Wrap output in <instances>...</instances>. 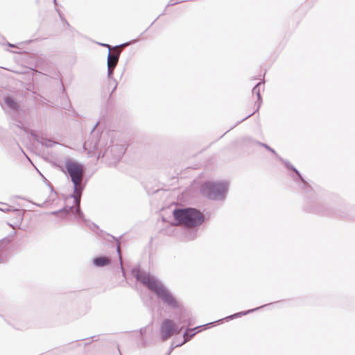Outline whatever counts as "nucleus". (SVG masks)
Masks as SVG:
<instances>
[{"label":"nucleus","instance_id":"obj_24","mask_svg":"<svg viewBox=\"0 0 355 355\" xmlns=\"http://www.w3.org/2000/svg\"><path fill=\"white\" fill-rule=\"evenodd\" d=\"M174 347H174L173 345H172V346L171 347V348L169 349V351H168V354H167V355H169V354L171 353V352L173 351V349H174Z\"/></svg>","mask_w":355,"mask_h":355},{"label":"nucleus","instance_id":"obj_5","mask_svg":"<svg viewBox=\"0 0 355 355\" xmlns=\"http://www.w3.org/2000/svg\"><path fill=\"white\" fill-rule=\"evenodd\" d=\"M126 148L123 144H112L103 153V157L110 165H116L125 153Z\"/></svg>","mask_w":355,"mask_h":355},{"label":"nucleus","instance_id":"obj_29","mask_svg":"<svg viewBox=\"0 0 355 355\" xmlns=\"http://www.w3.org/2000/svg\"><path fill=\"white\" fill-rule=\"evenodd\" d=\"M10 226L12 227V228H15V226L12 225V224H8Z\"/></svg>","mask_w":355,"mask_h":355},{"label":"nucleus","instance_id":"obj_17","mask_svg":"<svg viewBox=\"0 0 355 355\" xmlns=\"http://www.w3.org/2000/svg\"><path fill=\"white\" fill-rule=\"evenodd\" d=\"M0 210L3 212H8L12 210L11 207L6 203H0Z\"/></svg>","mask_w":355,"mask_h":355},{"label":"nucleus","instance_id":"obj_23","mask_svg":"<svg viewBox=\"0 0 355 355\" xmlns=\"http://www.w3.org/2000/svg\"><path fill=\"white\" fill-rule=\"evenodd\" d=\"M174 347H174L173 345H172V346L171 347V348L169 349V351H168V354H167V355H169V354L171 353V352L173 351V349H174Z\"/></svg>","mask_w":355,"mask_h":355},{"label":"nucleus","instance_id":"obj_22","mask_svg":"<svg viewBox=\"0 0 355 355\" xmlns=\"http://www.w3.org/2000/svg\"><path fill=\"white\" fill-rule=\"evenodd\" d=\"M174 347H174L173 345H172V346L171 347V348L169 349V351H168V354H167V355H169V354L171 353V352L173 351V349H174Z\"/></svg>","mask_w":355,"mask_h":355},{"label":"nucleus","instance_id":"obj_31","mask_svg":"<svg viewBox=\"0 0 355 355\" xmlns=\"http://www.w3.org/2000/svg\"><path fill=\"white\" fill-rule=\"evenodd\" d=\"M190 325H191V322H189L188 326H190Z\"/></svg>","mask_w":355,"mask_h":355},{"label":"nucleus","instance_id":"obj_13","mask_svg":"<svg viewBox=\"0 0 355 355\" xmlns=\"http://www.w3.org/2000/svg\"><path fill=\"white\" fill-rule=\"evenodd\" d=\"M261 84L262 83L259 82L252 89V94H255L257 96V101L259 102L257 111L259 109L261 103V97L260 94V86Z\"/></svg>","mask_w":355,"mask_h":355},{"label":"nucleus","instance_id":"obj_15","mask_svg":"<svg viewBox=\"0 0 355 355\" xmlns=\"http://www.w3.org/2000/svg\"><path fill=\"white\" fill-rule=\"evenodd\" d=\"M200 327H201V326L197 327L194 329H187L185 332L184 333V340L183 343L190 340L191 339V338L196 334V332H194L191 334H189V331H192L195 329H199Z\"/></svg>","mask_w":355,"mask_h":355},{"label":"nucleus","instance_id":"obj_11","mask_svg":"<svg viewBox=\"0 0 355 355\" xmlns=\"http://www.w3.org/2000/svg\"><path fill=\"white\" fill-rule=\"evenodd\" d=\"M110 263V259L107 257H98L94 259L93 263L97 267H103Z\"/></svg>","mask_w":355,"mask_h":355},{"label":"nucleus","instance_id":"obj_20","mask_svg":"<svg viewBox=\"0 0 355 355\" xmlns=\"http://www.w3.org/2000/svg\"><path fill=\"white\" fill-rule=\"evenodd\" d=\"M57 11L58 12L59 16H60V17L61 18V19H62V20H64V21H65V23H66L68 26H69V24H68V22H67V21H66V20L62 17V13H61L58 10H57Z\"/></svg>","mask_w":355,"mask_h":355},{"label":"nucleus","instance_id":"obj_3","mask_svg":"<svg viewBox=\"0 0 355 355\" xmlns=\"http://www.w3.org/2000/svg\"><path fill=\"white\" fill-rule=\"evenodd\" d=\"M173 216L179 224L187 227L199 226L205 220L203 214L199 210L191 207L176 209L173 211Z\"/></svg>","mask_w":355,"mask_h":355},{"label":"nucleus","instance_id":"obj_12","mask_svg":"<svg viewBox=\"0 0 355 355\" xmlns=\"http://www.w3.org/2000/svg\"><path fill=\"white\" fill-rule=\"evenodd\" d=\"M269 304H266V305H263V306H261L259 307H257V308H255V309H250V310H248V311H245L239 312V313H234L233 315H231L230 316L226 317L225 319H227V320L230 319V320H232V319H234V318H239V317H241L243 315H247V314H248L250 313L254 312V311H257V310H258V309H259L261 308H263V307H264V306H266L267 305H269Z\"/></svg>","mask_w":355,"mask_h":355},{"label":"nucleus","instance_id":"obj_14","mask_svg":"<svg viewBox=\"0 0 355 355\" xmlns=\"http://www.w3.org/2000/svg\"><path fill=\"white\" fill-rule=\"evenodd\" d=\"M15 215V217L16 218L17 223H20L24 218V210L22 209H12L11 210Z\"/></svg>","mask_w":355,"mask_h":355},{"label":"nucleus","instance_id":"obj_9","mask_svg":"<svg viewBox=\"0 0 355 355\" xmlns=\"http://www.w3.org/2000/svg\"><path fill=\"white\" fill-rule=\"evenodd\" d=\"M3 102L6 105L10 110L15 111L18 110L19 105L12 97L10 96L4 97Z\"/></svg>","mask_w":355,"mask_h":355},{"label":"nucleus","instance_id":"obj_25","mask_svg":"<svg viewBox=\"0 0 355 355\" xmlns=\"http://www.w3.org/2000/svg\"><path fill=\"white\" fill-rule=\"evenodd\" d=\"M8 45L9 46H10V47H15V44H10V43H9V42L8 43Z\"/></svg>","mask_w":355,"mask_h":355},{"label":"nucleus","instance_id":"obj_26","mask_svg":"<svg viewBox=\"0 0 355 355\" xmlns=\"http://www.w3.org/2000/svg\"><path fill=\"white\" fill-rule=\"evenodd\" d=\"M145 330H146V329H145V328H141V329H140V331H141V334H143V332H144V331H145Z\"/></svg>","mask_w":355,"mask_h":355},{"label":"nucleus","instance_id":"obj_27","mask_svg":"<svg viewBox=\"0 0 355 355\" xmlns=\"http://www.w3.org/2000/svg\"><path fill=\"white\" fill-rule=\"evenodd\" d=\"M98 125V123L94 126L93 129H92V132L95 130V128H96Z\"/></svg>","mask_w":355,"mask_h":355},{"label":"nucleus","instance_id":"obj_7","mask_svg":"<svg viewBox=\"0 0 355 355\" xmlns=\"http://www.w3.org/2000/svg\"><path fill=\"white\" fill-rule=\"evenodd\" d=\"M64 210V208L58 211H51L50 214L54 215V216H58L60 217H62V218H69L71 216H73L78 221V223H80V221H83L85 224L92 231L97 232L98 230V226L96 225L95 223L86 220L84 218V214H83V217H80L79 216H76V214L72 211H62Z\"/></svg>","mask_w":355,"mask_h":355},{"label":"nucleus","instance_id":"obj_18","mask_svg":"<svg viewBox=\"0 0 355 355\" xmlns=\"http://www.w3.org/2000/svg\"><path fill=\"white\" fill-rule=\"evenodd\" d=\"M107 77L110 79L112 78L113 72L115 69V67L110 66V64H107Z\"/></svg>","mask_w":355,"mask_h":355},{"label":"nucleus","instance_id":"obj_1","mask_svg":"<svg viewBox=\"0 0 355 355\" xmlns=\"http://www.w3.org/2000/svg\"><path fill=\"white\" fill-rule=\"evenodd\" d=\"M56 167L70 178L73 185V193L69 197L73 199L74 206H66L63 211H72L76 216L83 217L80 200L84 189V185L82 184L85 175L84 166L72 158L66 157L63 162L56 164Z\"/></svg>","mask_w":355,"mask_h":355},{"label":"nucleus","instance_id":"obj_10","mask_svg":"<svg viewBox=\"0 0 355 355\" xmlns=\"http://www.w3.org/2000/svg\"><path fill=\"white\" fill-rule=\"evenodd\" d=\"M279 159V160H281L285 165V166L289 169V170H292L293 171H294L297 175V176L299 177V178L300 179V180L302 181V182L304 183V185H308V183L305 181V180L302 178V176L301 175L300 173L299 172V171L297 169H296L292 164H290L289 162L286 161V160H284L282 158H281L280 157H278Z\"/></svg>","mask_w":355,"mask_h":355},{"label":"nucleus","instance_id":"obj_16","mask_svg":"<svg viewBox=\"0 0 355 355\" xmlns=\"http://www.w3.org/2000/svg\"><path fill=\"white\" fill-rule=\"evenodd\" d=\"M257 144H259V146H261L263 147H264L265 148H266L268 150L270 151L271 153H272L274 155H275L277 157H279L278 155L276 153L275 150L274 149H272V148H270L269 146H268L267 144H263V143H261V142H259V141H257L256 142Z\"/></svg>","mask_w":355,"mask_h":355},{"label":"nucleus","instance_id":"obj_19","mask_svg":"<svg viewBox=\"0 0 355 355\" xmlns=\"http://www.w3.org/2000/svg\"><path fill=\"white\" fill-rule=\"evenodd\" d=\"M119 243H118V245H117V252L119 254V259H120V264L121 266H122V259H121V250H120V246H119ZM121 268L123 269V266H121Z\"/></svg>","mask_w":355,"mask_h":355},{"label":"nucleus","instance_id":"obj_2","mask_svg":"<svg viewBox=\"0 0 355 355\" xmlns=\"http://www.w3.org/2000/svg\"><path fill=\"white\" fill-rule=\"evenodd\" d=\"M132 273L137 281L153 292L165 305L174 309L180 308L179 301L157 277L139 269H134Z\"/></svg>","mask_w":355,"mask_h":355},{"label":"nucleus","instance_id":"obj_21","mask_svg":"<svg viewBox=\"0 0 355 355\" xmlns=\"http://www.w3.org/2000/svg\"><path fill=\"white\" fill-rule=\"evenodd\" d=\"M253 114H250L249 115H248L247 116L244 117L243 119H242L240 121H239L237 123H239L243 121H245V119H247L248 118H249L250 116H251Z\"/></svg>","mask_w":355,"mask_h":355},{"label":"nucleus","instance_id":"obj_6","mask_svg":"<svg viewBox=\"0 0 355 355\" xmlns=\"http://www.w3.org/2000/svg\"><path fill=\"white\" fill-rule=\"evenodd\" d=\"M182 329V327L179 329L172 320H164L160 326V334L162 340H167L174 334H179Z\"/></svg>","mask_w":355,"mask_h":355},{"label":"nucleus","instance_id":"obj_8","mask_svg":"<svg viewBox=\"0 0 355 355\" xmlns=\"http://www.w3.org/2000/svg\"><path fill=\"white\" fill-rule=\"evenodd\" d=\"M100 44L101 46L107 47L109 49V52H108V55H107V64H110V66H113V67H116V66L119 62L121 51H116L111 53L110 51L112 49V47H111L110 45H109L107 44Z\"/></svg>","mask_w":355,"mask_h":355},{"label":"nucleus","instance_id":"obj_4","mask_svg":"<svg viewBox=\"0 0 355 355\" xmlns=\"http://www.w3.org/2000/svg\"><path fill=\"white\" fill-rule=\"evenodd\" d=\"M227 182H207L201 187V193L211 200H223L228 190Z\"/></svg>","mask_w":355,"mask_h":355},{"label":"nucleus","instance_id":"obj_28","mask_svg":"<svg viewBox=\"0 0 355 355\" xmlns=\"http://www.w3.org/2000/svg\"><path fill=\"white\" fill-rule=\"evenodd\" d=\"M196 232H194V233H193V236L191 237V239H194V238L196 237Z\"/></svg>","mask_w":355,"mask_h":355},{"label":"nucleus","instance_id":"obj_30","mask_svg":"<svg viewBox=\"0 0 355 355\" xmlns=\"http://www.w3.org/2000/svg\"><path fill=\"white\" fill-rule=\"evenodd\" d=\"M55 4H56V0H53Z\"/></svg>","mask_w":355,"mask_h":355}]
</instances>
